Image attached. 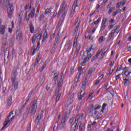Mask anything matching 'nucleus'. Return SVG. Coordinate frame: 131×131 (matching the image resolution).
<instances>
[{"instance_id":"nucleus-1","label":"nucleus","mask_w":131,"mask_h":131,"mask_svg":"<svg viewBox=\"0 0 131 131\" xmlns=\"http://www.w3.org/2000/svg\"><path fill=\"white\" fill-rule=\"evenodd\" d=\"M36 109H37V99H34L30 104V107L27 108L26 112L23 115V120H26V118L28 117V114L32 113L34 115L36 113Z\"/></svg>"},{"instance_id":"nucleus-2","label":"nucleus","mask_w":131,"mask_h":131,"mask_svg":"<svg viewBox=\"0 0 131 131\" xmlns=\"http://www.w3.org/2000/svg\"><path fill=\"white\" fill-rule=\"evenodd\" d=\"M21 67V66L20 65V63H18L16 69L14 68L12 71V78H11V82L12 83L13 86L14 88V90H18V85H19V83L18 81H19V80L18 78H16V76L17 74V70H19L20 68Z\"/></svg>"},{"instance_id":"nucleus-3","label":"nucleus","mask_w":131,"mask_h":131,"mask_svg":"<svg viewBox=\"0 0 131 131\" xmlns=\"http://www.w3.org/2000/svg\"><path fill=\"white\" fill-rule=\"evenodd\" d=\"M68 9H69V6L67 4L65 5V1H63L60 6L58 13L57 14V16L60 17V15L62 13V18H64V17L66 16L67 12H68Z\"/></svg>"},{"instance_id":"nucleus-4","label":"nucleus","mask_w":131,"mask_h":131,"mask_svg":"<svg viewBox=\"0 0 131 131\" xmlns=\"http://www.w3.org/2000/svg\"><path fill=\"white\" fill-rule=\"evenodd\" d=\"M63 78H64V75L62 74L58 82V86L55 90V96L59 94L60 93H61L62 91V85H63Z\"/></svg>"},{"instance_id":"nucleus-5","label":"nucleus","mask_w":131,"mask_h":131,"mask_svg":"<svg viewBox=\"0 0 131 131\" xmlns=\"http://www.w3.org/2000/svg\"><path fill=\"white\" fill-rule=\"evenodd\" d=\"M7 3H8V5H9V8L8 9V14L9 18H12V15H13V12H14V7L13 5L10 4L11 0H6Z\"/></svg>"},{"instance_id":"nucleus-6","label":"nucleus","mask_w":131,"mask_h":131,"mask_svg":"<svg viewBox=\"0 0 131 131\" xmlns=\"http://www.w3.org/2000/svg\"><path fill=\"white\" fill-rule=\"evenodd\" d=\"M35 13V8H34V7H33L32 8V10L30 11V13L28 15V18L26 19V21H27V22L29 21V19H30V17L32 19V18H34Z\"/></svg>"},{"instance_id":"nucleus-7","label":"nucleus","mask_w":131,"mask_h":131,"mask_svg":"<svg viewBox=\"0 0 131 131\" xmlns=\"http://www.w3.org/2000/svg\"><path fill=\"white\" fill-rule=\"evenodd\" d=\"M41 33H39L38 35L36 34H35L33 36V37L31 38L32 43L33 44L34 42H35V40L37 39H39V40H41V36H42Z\"/></svg>"},{"instance_id":"nucleus-8","label":"nucleus","mask_w":131,"mask_h":131,"mask_svg":"<svg viewBox=\"0 0 131 131\" xmlns=\"http://www.w3.org/2000/svg\"><path fill=\"white\" fill-rule=\"evenodd\" d=\"M78 122V119L76 117L75 121L72 125V127L71 128V131H75V129H77V128H78V126H77Z\"/></svg>"},{"instance_id":"nucleus-9","label":"nucleus","mask_w":131,"mask_h":131,"mask_svg":"<svg viewBox=\"0 0 131 131\" xmlns=\"http://www.w3.org/2000/svg\"><path fill=\"white\" fill-rule=\"evenodd\" d=\"M13 114V111H12L9 113L8 116L6 117L5 121V126H7V125H8V123L10 122V117H11V116Z\"/></svg>"},{"instance_id":"nucleus-10","label":"nucleus","mask_w":131,"mask_h":131,"mask_svg":"<svg viewBox=\"0 0 131 131\" xmlns=\"http://www.w3.org/2000/svg\"><path fill=\"white\" fill-rule=\"evenodd\" d=\"M81 48V45L80 43H78L76 45V51L75 52L74 57H77V55L78 54V53H79V50H80V48Z\"/></svg>"},{"instance_id":"nucleus-11","label":"nucleus","mask_w":131,"mask_h":131,"mask_svg":"<svg viewBox=\"0 0 131 131\" xmlns=\"http://www.w3.org/2000/svg\"><path fill=\"white\" fill-rule=\"evenodd\" d=\"M49 62L50 61L48 59H47L44 64L42 66L41 68L39 69V71L40 72H42V71H43V69L47 67V66L49 64Z\"/></svg>"},{"instance_id":"nucleus-12","label":"nucleus","mask_w":131,"mask_h":131,"mask_svg":"<svg viewBox=\"0 0 131 131\" xmlns=\"http://www.w3.org/2000/svg\"><path fill=\"white\" fill-rule=\"evenodd\" d=\"M5 32H6V26L5 25H2L0 26V34L2 35L5 34Z\"/></svg>"},{"instance_id":"nucleus-13","label":"nucleus","mask_w":131,"mask_h":131,"mask_svg":"<svg viewBox=\"0 0 131 131\" xmlns=\"http://www.w3.org/2000/svg\"><path fill=\"white\" fill-rule=\"evenodd\" d=\"M68 117H69V114H68V112H67L63 113L62 115V120L66 121V120L68 119Z\"/></svg>"},{"instance_id":"nucleus-14","label":"nucleus","mask_w":131,"mask_h":131,"mask_svg":"<svg viewBox=\"0 0 131 131\" xmlns=\"http://www.w3.org/2000/svg\"><path fill=\"white\" fill-rule=\"evenodd\" d=\"M95 71H96V68H95V67H94V66H92L88 70V74H89V75H92V73H93V72H95Z\"/></svg>"},{"instance_id":"nucleus-15","label":"nucleus","mask_w":131,"mask_h":131,"mask_svg":"<svg viewBox=\"0 0 131 131\" xmlns=\"http://www.w3.org/2000/svg\"><path fill=\"white\" fill-rule=\"evenodd\" d=\"M29 27L31 33H33V32H34V27L33 26L32 21H30Z\"/></svg>"},{"instance_id":"nucleus-16","label":"nucleus","mask_w":131,"mask_h":131,"mask_svg":"<svg viewBox=\"0 0 131 131\" xmlns=\"http://www.w3.org/2000/svg\"><path fill=\"white\" fill-rule=\"evenodd\" d=\"M126 77H123V79L124 81V85H128L130 83V81L128 80V79L125 78Z\"/></svg>"},{"instance_id":"nucleus-17","label":"nucleus","mask_w":131,"mask_h":131,"mask_svg":"<svg viewBox=\"0 0 131 131\" xmlns=\"http://www.w3.org/2000/svg\"><path fill=\"white\" fill-rule=\"evenodd\" d=\"M71 43H72V42L71 40L68 41L64 46L65 49H67L68 50L69 48L70 47V46H71Z\"/></svg>"},{"instance_id":"nucleus-18","label":"nucleus","mask_w":131,"mask_h":131,"mask_svg":"<svg viewBox=\"0 0 131 131\" xmlns=\"http://www.w3.org/2000/svg\"><path fill=\"white\" fill-rule=\"evenodd\" d=\"M7 105L8 107H10L12 105V95H10L8 99Z\"/></svg>"},{"instance_id":"nucleus-19","label":"nucleus","mask_w":131,"mask_h":131,"mask_svg":"<svg viewBox=\"0 0 131 131\" xmlns=\"http://www.w3.org/2000/svg\"><path fill=\"white\" fill-rule=\"evenodd\" d=\"M125 69H126V67L122 68V65H119L117 67L116 72H117V71H120V70H125Z\"/></svg>"},{"instance_id":"nucleus-20","label":"nucleus","mask_w":131,"mask_h":131,"mask_svg":"<svg viewBox=\"0 0 131 131\" xmlns=\"http://www.w3.org/2000/svg\"><path fill=\"white\" fill-rule=\"evenodd\" d=\"M131 72H129L127 71L124 72V74L125 75V78H127L128 79H131V78L128 76L129 74H130Z\"/></svg>"},{"instance_id":"nucleus-21","label":"nucleus","mask_w":131,"mask_h":131,"mask_svg":"<svg viewBox=\"0 0 131 131\" xmlns=\"http://www.w3.org/2000/svg\"><path fill=\"white\" fill-rule=\"evenodd\" d=\"M84 94H85V93L84 92L82 94V90H81V91L80 92V93L78 94V99H79V100H81V99H82V97H83V96H84ZM79 95H80V96H79Z\"/></svg>"},{"instance_id":"nucleus-22","label":"nucleus","mask_w":131,"mask_h":131,"mask_svg":"<svg viewBox=\"0 0 131 131\" xmlns=\"http://www.w3.org/2000/svg\"><path fill=\"white\" fill-rule=\"evenodd\" d=\"M78 126L79 127V131H82V128H83V126H84V124H81V122H79L78 124Z\"/></svg>"},{"instance_id":"nucleus-23","label":"nucleus","mask_w":131,"mask_h":131,"mask_svg":"<svg viewBox=\"0 0 131 131\" xmlns=\"http://www.w3.org/2000/svg\"><path fill=\"white\" fill-rule=\"evenodd\" d=\"M58 77H59V73H55L54 74L53 79L55 81H58Z\"/></svg>"},{"instance_id":"nucleus-24","label":"nucleus","mask_w":131,"mask_h":131,"mask_svg":"<svg viewBox=\"0 0 131 131\" xmlns=\"http://www.w3.org/2000/svg\"><path fill=\"white\" fill-rule=\"evenodd\" d=\"M115 33H119V29H118V26H116L114 27V30H112Z\"/></svg>"},{"instance_id":"nucleus-25","label":"nucleus","mask_w":131,"mask_h":131,"mask_svg":"<svg viewBox=\"0 0 131 131\" xmlns=\"http://www.w3.org/2000/svg\"><path fill=\"white\" fill-rule=\"evenodd\" d=\"M65 122H66V121H65L64 120H63V119L61 120L60 128H64V127H65Z\"/></svg>"},{"instance_id":"nucleus-26","label":"nucleus","mask_w":131,"mask_h":131,"mask_svg":"<svg viewBox=\"0 0 131 131\" xmlns=\"http://www.w3.org/2000/svg\"><path fill=\"white\" fill-rule=\"evenodd\" d=\"M3 43L6 47V46H8V40H7V38H3Z\"/></svg>"},{"instance_id":"nucleus-27","label":"nucleus","mask_w":131,"mask_h":131,"mask_svg":"<svg viewBox=\"0 0 131 131\" xmlns=\"http://www.w3.org/2000/svg\"><path fill=\"white\" fill-rule=\"evenodd\" d=\"M81 75V73H79V74L77 75L76 76V77L75 78V82L76 83L78 81V80L79 79V77H80V75Z\"/></svg>"},{"instance_id":"nucleus-28","label":"nucleus","mask_w":131,"mask_h":131,"mask_svg":"<svg viewBox=\"0 0 131 131\" xmlns=\"http://www.w3.org/2000/svg\"><path fill=\"white\" fill-rule=\"evenodd\" d=\"M75 12V8L73 9V8H72V11H71L70 17V18H72L74 15V13Z\"/></svg>"},{"instance_id":"nucleus-29","label":"nucleus","mask_w":131,"mask_h":131,"mask_svg":"<svg viewBox=\"0 0 131 131\" xmlns=\"http://www.w3.org/2000/svg\"><path fill=\"white\" fill-rule=\"evenodd\" d=\"M89 110V113H91L92 115H93V110H94V104H91Z\"/></svg>"},{"instance_id":"nucleus-30","label":"nucleus","mask_w":131,"mask_h":131,"mask_svg":"<svg viewBox=\"0 0 131 131\" xmlns=\"http://www.w3.org/2000/svg\"><path fill=\"white\" fill-rule=\"evenodd\" d=\"M51 10H52V8H50V9H47L45 10V15H48V14L51 13Z\"/></svg>"},{"instance_id":"nucleus-31","label":"nucleus","mask_w":131,"mask_h":131,"mask_svg":"<svg viewBox=\"0 0 131 131\" xmlns=\"http://www.w3.org/2000/svg\"><path fill=\"white\" fill-rule=\"evenodd\" d=\"M89 61V59L87 58H85L84 60L81 63L82 66H84L86 64V62Z\"/></svg>"},{"instance_id":"nucleus-32","label":"nucleus","mask_w":131,"mask_h":131,"mask_svg":"<svg viewBox=\"0 0 131 131\" xmlns=\"http://www.w3.org/2000/svg\"><path fill=\"white\" fill-rule=\"evenodd\" d=\"M61 95H62V93H60L59 94H57V96L55 100L56 103H57V102H58V101L60 100V98L61 97Z\"/></svg>"},{"instance_id":"nucleus-33","label":"nucleus","mask_w":131,"mask_h":131,"mask_svg":"<svg viewBox=\"0 0 131 131\" xmlns=\"http://www.w3.org/2000/svg\"><path fill=\"white\" fill-rule=\"evenodd\" d=\"M78 35H79V34H77V33L75 37V40H74V43H73L74 47V46H75V43H76V45L77 43V39L78 38Z\"/></svg>"},{"instance_id":"nucleus-34","label":"nucleus","mask_w":131,"mask_h":131,"mask_svg":"<svg viewBox=\"0 0 131 131\" xmlns=\"http://www.w3.org/2000/svg\"><path fill=\"white\" fill-rule=\"evenodd\" d=\"M101 17H99L96 21H95L94 22V24L92 23V24H93V25H96V24H99V23L100 22V21H101Z\"/></svg>"},{"instance_id":"nucleus-35","label":"nucleus","mask_w":131,"mask_h":131,"mask_svg":"<svg viewBox=\"0 0 131 131\" xmlns=\"http://www.w3.org/2000/svg\"><path fill=\"white\" fill-rule=\"evenodd\" d=\"M86 82H88V80H86V79H85V81H84L82 84V89H83V90H84V89H85V85H86Z\"/></svg>"},{"instance_id":"nucleus-36","label":"nucleus","mask_w":131,"mask_h":131,"mask_svg":"<svg viewBox=\"0 0 131 131\" xmlns=\"http://www.w3.org/2000/svg\"><path fill=\"white\" fill-rule=\"evenodd\" d=\"M92 50H94V49H93V45L91 46V48H86V52H87V54H89V53H91V51H92Z\"/></svg>"},{"instance_id":"nucleus-37","label":"nucleus","mask_w":131,"mask_h":131,"mask_svg":"<svg viewBox=\"0 0 131 131\" xmlns=\"http://www.w3.org/2000/svg\"><path fill=\"white\" fill-rule=\"evenodd\" d=\"M40 28H38L37 29V30H36L35 33H36V35H38V34H39V33H40Z\"/></svg>"},{"instance_id":"nucleus-38","label":"nucleus","mask_w":131,"mask_h":131,"mask_svg":"<svg viewBox=\"0 0 131 131\" xmlns=\"http://www.w3.org/2000/svg\"><path fill=\"white\" fill-rule=\"evenodd\" d=\"M33 94V90H31L29 94L28 95L27 99L29 100L30 99V97H31V95Z\"/></svg>"},{"instance_id":"nucleus-39","label":"nucleus","mask_w":131,"mask_h":131,"mask_svg":"<svg viewBox=\"0 0 131 131\" xmlns=\"http://www.w3.org/2000/svg\"><path fill=\"white\" fill-rule=\"evenodd\" d=\"M40 43L39 42V40L37 42V47H36V50H37V51H39V48H40Z\"/></svg>"},{"instance_id":"nucleus-40","label":"nucleus","mask_w":131,"mask_h":131,"mask_svg":"<svg viewBox=\"0 0 131 131\" xmlns=\"http://www.w3.org/2000/svg\"><path fill=\"white\" fill-rule=\"evenodd\" d=\"M111 38H112L113 39L114 38L113 37V36L110 33L107 37V40H108L109 41L110 40H111Z\"/></svg>"},{"instance_id":"nucleus-41","label":"nucleus","mask_w":131,"mask_h":131,"mask_svg":"<svg viewBox=\"0 0 131 131\" xmlns=\"http://www.w3.org/2000/svg\"><path fill=\"white\" fill-rule=\"evenodd\" d=\"M95 108H94V111H96L97 110H98V109H100V108H101V105H96L95 106Z\"/></svg>"},{"instance_id":"nucleus-42","label":"nucleus","mask_w":131,"mask_h":131,"mask_svg":"<svg viewBox=\"0 0 131 131\" xmlns=\"http://www.w3.org/2000/svg\"><path fill=\"white\" fill-rule=\"evenodd\" d=\"M64 18H65V16L63 17H62V15H61V17L60 18V21H59L58 22L59 25H61V24H62V22H63V20H64Z\"/></svg>"},{"instance_id":"nucleus-43","label":"nucleus","mask_w":131,"mask_h":131,"mask_svg":"<svg viewBox=\"0 0 131 131\" xmlns=\"http://www.w3.org/2000/svg\"><path fill=\"white\" fill-rule=\"evenodd\" d=\"M9 52L7 53V54L6 52H5V53H4V57H5L4 61H5V62H6V57H7V58L8 59V58H9Z\"/></svg>"},{"instance_id":"nucleus-44","label":"nucleus","mask_w":131,"mask_h":131,"mask_svg":"<svg viewBox=\"0 0 131 131\" xmlns=\"http://www.w3.org/2000/svg\"><path fill=\"white\" fill-rule=\"evenodd\" d=\"M108 21V19L107 18H104L102 20V24L103 25L106 24V22Z\"/></svg>"},{"instance_id":"nucleus-45","label":"nucleus","mask_w":131,"mask_h":131,"mask_svg":"<svg viewBox=\"0 0 131 131\" xmlns=\"http://www.w3.org/2000/svg\"><path fill=\"white\" fill-rule=\"evenodd\" d=\"M99 42H102V41H104V36H101L98 40Z\"/></svg>"},{"instance_id":"nucleus-46","label":"nucleus","mask_w":131,"mask_h":131,"mask_svg":"<svg viewBox=\"0 0 131 131\" xmlns=\"http://www.w3.org/2000/svg\"><path fill=\"white\" fill-rule=\"evenodd\" d=\"M48 36V32H47V31H46L43 34V38H45L46 39L47 37Z\"/></svg>"},{"instance_id":"nucleus-47","label":"nucleus","mask_w":131,"mask_h":131,"mask_svg":"<svg viewBox=\"0 0 131 131\" xmlns=\"http://www.w3.org/2000/svg\"><path fill=\"white\" fill-rule=\"evenodd\" d=\"M36 51H37V49H36H36H32V50H31V52H32V53L31 54L32 56H33V55H34L35 54Z\"/></svg>"},{"instance_id":"nucleus-48","label":"nucleus","mask_w":131,"mask_h":131,"mask_svg":"<svg viewBox=\"0 0 131 131\" xmlns=\"http://www.w3.org/2000/svg\"><path fill=\"white\" fill-rule=\"evenodd\" d=\"M40 119H41V115L38 114L37 115V118H36V120H40Z\"/></svg>"},{"instance_id":"nucleus-49","label":"nucleus","mask_w":131,"mask_h":131,"mask_svg":"<svg viewBox=\"0 0 131 131\" xmlns=\"http://www.w3.org/2000/svg\"><path fill=\"white\" fill-rule=\"evenodd\" d=\"M99 55L98 54H96L95 56H93L92 58V60H91V62H93V61H95L97 58H98Z\"/></svg>"},{"instance_id":"nucleus-50","label":"nucleus","mask_w":131,"mask_h":131,"mask_svg":"<svg viewBox=\"0 0 131 131\" xmlns=\"http://www.w3.org/2000/svg\"><path fill=\"white\" fill-rule=\"evenodd\" d=\"M40 60V57H39V53L36 58V61L38 62H39Z\"/></svg>"},{"instance_id":"nucleus-51","label":"nucleus","mask_w":131,"mask_h":131,"mask_svg":"<svg viewBox=\"0 0 131 131\" xmlns=\"http://www.w3.org/2000/svg\"><path fill=\"white\" fill-rule=\"evenodd\" d=\"M93 93H94V91L93 90L91 91V92H90L89 95L87 99H89V98H91V97L92 96V95H93Z\"/></svg>"},{"instance_id":"nucleus-52","label":"nucleus","mask_w":131,"mask_h":131,"mask_svg":"<svg viewBox=\"0 0 131 131\" xmlns=\"http://www.w3.org/2000/svg\"><path fill=\"white\" fill-rule=\"evenodd\" d=\"M78 28H79V23L77 24V25L76 26V27L75 28V32H76V31H77V30H78Z\"/></svg>"},{"instance_id":"nucleus-53","label":"nucleus","mask_w":131,"mask_h":131,"mask_svg":"<svg viewBox=\"0 0 131 131\" xmlns=\"http://www.w3.org/2000/svg\"><path fill=\"white\" fill-rule=\"evenodd\" d=\"M54 37H55V33H53L50 35V39H51V40H53Z\"/></svg>"},{"instance_id":"nucleus-54","label":"nucleus","mask_w":131,"mask_h":131,"mask_svg":"<svg viewBox=\"0 0 131 131\" xmlns=\"http://www.w3.org/2000/svg\"><path fill=\"white\" fill-rule=\"evenodd\" d=\"M102 51H103L102 49H99L98 51L97 52V53L96 55H97L98 56H99V55L101 54V52H102Z\"/></svg>"},{"instance_id":"nucleus-55","label":"nucleus","mask_w":131,"mask_h":131,"mask_svg":"<svg viewBox=\"0 0 131 131\" xmlns=\"http://www.w3.org/2000/svg\"><path fill=\"white\" fill-rule=\"evenodd\" d=\"M22 53H23L22 49L19 48V51H18V55H19V56H21V55H22Z\"/></svg>"},{"instance_id":"nucleus-56","label":"nucleus","mask_w":131,"mask_h":131,"mask_svg":"<svg viewBox=\"0 0 131 131\" xmlns=\"http://www.w3.org/2000/svg\"><path fill=\"white\" fill-rule=\"evenodd\" d=\"M92 57V54L90 53L89 54H88L87 55V56L85 58H86L88 59V61L89 60H90V58Z\"/></svg>"},{"instance_id":"nucleus-57","label":"nucleus","mask_w":131,"mask_h":131,"mask_svg":"<svg viewBox=\"0 0 131 131\" xmlns=\"http://www.w3.org/2000/svg\"><path fill=\"white\" fill-rule=\"evenodd\" d=\"M57 47H58V43L56 42H54V44H53V47L54 48V49H56V48H57Z\"/></svg>"},{"instance_id":"nucleus-58","label":"nucleus","mask_w":131,"mask_h":131,"mask_svg":"<svg viewBox=\"0 0 131 131\" xmlns=\"http://www.w3.org/2000/svg\"><path fill=\"white\" fill-rule=\"evenodd\" d=\"M105 28H106V25H102L101 26V30H104V29H105Z\"/></svg>"},{"instance_id":"nucleus-59","label":"nucleus","mask_w":131,"mask_h":131,"mask_svg":"<svg viewBox=\"0 0 131 131\" xmlns=\"http://www.w3.org/2000/svg\"><path fill=\"white\" fill-rule=\"evenodd\" d=\"M10 42L13 43V42H14V41L15 40V38L13 37H11L10 39Z\"/></svg>"},{"instance_id":"nucleus-60","label":"nucleus","mask_w":131,"mask_h":131,"mask_svg":"<svg viewBox=\"0 0 131 131\" xmlns=\"http://www.w3.org/2000/svg\"><path fill=\"white\" fill-rule=\"evenodd\" d=\"M73 120H74V117H72L71 119H70V123H72V122H73Z\"/></svg>"},{"instance_id":"nucleus-61","label":"nucleus","mask_w":131,"mask_h":131,"mask_svg":"<svg viewBox=\"0 0 131 131\" xmlns=\"http://www.w3.org/2000/svg\"><path fill=\"white\" fill-rule=\"evenodd\" d=\"M18 36H19V39H22L23 37V36L22 35V33H20L19 35H18V36H17V37H18Z\"/></svg>"},{"instance_id":"nucleus-62","label":"nucleus","mask_w":131,"mask_h":131,"mask_svg":"<svg viewBox=\"0 0 131 131\" xmlns=\"http://www.w3.org/2000/svg\"><path fill=\"white\" fill-rule=\"evenodd\" d=\"M59 40H60L59 37H57V38L55 39L54 42H56L57 43H58Z\"/></svg>"},{"instance_id":"nucleus-63","label":"nucleus","mask_w":131,"mask_h":131,"mask_svg":"<svg viewBox=\"0 0 131 131\" xmlns=\"http://www.w3.org/2000/svg\"><path fill=\"white\" fill-rule=\"evenodd\" d=\"M107 106V104L106 103H103V105H102V109L103 110H105V107Z\"/></svg>"},{"instance_id":"nucleus-64","label":"nucleus","mask_w":131,"mask_h":131,"mask_svg":"<svg viewBox=\"0 0 131 131\" xmlns=\"http://www.w3.org/2000/svg\"><path fill=\"white\" fill-rule=\"evenodd\" d=\"M95 11H92L90 14V17H92L94 14H95Z\"/></svg>"}]
</instances>
